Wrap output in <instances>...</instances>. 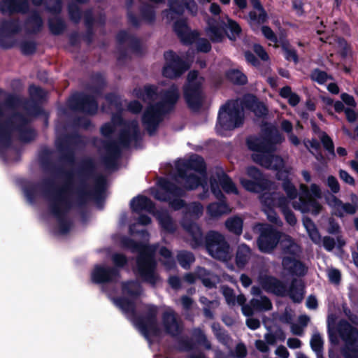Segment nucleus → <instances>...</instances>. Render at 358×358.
Here are the masks:
<instances>
[{
  "label": "nucleus",
  "instance_id": "f257e3e1",
  "mask_svg": "<svg viewBox=\"0 0 358 358\" xmlns=\"http://www.w3.org/2000/svg\"><path fill=\"white\" fill-rule=\"evenodd\" d=\"M50 156V150H45L41 156V164L45 170L54 174L65 176L66 180L63 185L69 181L71 190L65 192L64 195L73 202V208L84 209L90 201L99 202L102 199L106 179L101 174L95 176L96 165L94 159L86 157L82 159L78 170L80 182L76 188H73L72 172L66 171L62 167L56 166L51 162Z\"/></svg>",
  "mask_w": 358,
  "mask_h": 358
},
{
  "label": "nucleus",
  "instance_id": "f03ea898",
  "mask_svg": "<svg viewBox=\"0 0 358 358\" xmlns=\"http://www.w3.org/2000/svg\"><path fill=\"white\" fill-rule=\"evenodd\" d=\"M114 127L123 126L118 134L116 141H103L106 153L101 156V162L106 169L115 170L117 168L118 160L122 155V148H129L131 142L136 143L141 140V134L137 120H125L120 112L113 113L111 121Z\"/></svg>",
  "mask_w": 358,
  "mask_h": 358
},
{
  "label": "nucleus",
  "instance_id": "7ed1b4c3",
  "mask_svg": "<svg viewBox=\"0 0 358 358\" xmlns=\"http://www.w3.org/2000/svg\"><path fill=\"white\" fill-rule=\"evenodd\" d=\"M115 305L119 307L126 315H131L135 326L138 329L142 335L148 341H150L151 336H159L161 330L157 324L158 308L153 304L145 306V311L143 315L136 313V303L127 297L120 296L115 299Z\"/></svg>",
  "mask_w": 358,
  "mask_h": 358
},
{
  "label": "nucleus",
  "instance_id": "20e7f679",
  "mask_svg": "<svg viewBox=\"0 0 358 358\" xmlns=\"http://www.w3.org/2000/svg\"><path fill=\"white\" fill-rule=\"evenodd\" d=\"M29 122L27 115L19 111H14L9 117L3 118L0 122V151L11 145L14 131L19 133L23 142L34 141L36 133L34 129L27 127Z\"/></svg>",
  "mask_w": 358,
  "mask_h": 358
},
{
  "label": "nucleus",
  "instance_id": "39448f33",
  "mask_svg": "<svg viewBox=\"0 0 358 358\" xmlns=\"http://www.w3.org/2000/svg\"><path fill=\"white\" fill-rule=\"evenodd\" d=\"M71 190V183L67 181L57 191L52 198H50L49 209L57 220L61 234H67L72 227V222L67 215L73 208V202L64 195L65 192H70Z\"/></svg>",
  "mask_w": 358,
  "mask_h": 358
},
{
  "label": "nucleus",
  "instance_id": "423d86ee",
  "mask_svg": "<svg viewBox=\"0 0 358 358\" xmlns=\"http://www.w3.org/2000/svg\"><path fill=\"white\" fill-rule=\"evenodd\" d=\"M157 183L159 189L155 194L157 200L169 202L170 207L174 210H179L185 207V201L180 199L185 195L184 189L166 178H161Z\"/></svg>",
  "mask_w": 358,
  "mask_h": 358
},
{
  "label": "nucleus",
  "instance_id": "0eeeda50",
  "mask_svg": "<svg viewBox=\"0 0 358 358\" xmlns=\"http://www.w3.org/2000/svg\"><path fill=\"white\" fill-rule=\"evenodd\" d=\"M136 272L143 282L155 286L159 279L157 263L150 247L141 251L136 259Z\"/></svg>",
  "mask_w": 358,
  "mask_h": 358
},
{
  "label": "nucleus",
  "instance_id": "6e6552de",
  "mask_svg": "<svg viewBox=\"0 0 358 358\" xmlns=\"http://www.w3.org/2000/svg\"><path fill=\"white\" fill-rule=\"evenodd\" d=\"M338 331L345 342L341 350L344 358H358V329L347 320H342L338 323Z\"/></svg>",
  "mask_w": 358,
  "mask_h": 358
},
{
  "label": "nucleus",
  "instance_id": "1a4fd4ad",
  "mask_svg": "<svg viewBox=\"0 0 358 358\" xmlns=\"http://www.w3.org/2000/svg\"><path fill=\"white\" fill-rule=\"evenodd\" d=\"M243 122L244 116L240 108L226 103L219 110L216 126L224 131H231L242 126Z\"/></svg>",
  "mask_w": 358,
  "mask_h": 358
},
{
  "label": "nucleus",
  "instance_id": "9d476101",
  "mask_svg": "<svg viewBox=\"0 0 358 358\" xmlns=\"http://www.w3.org/2000/svg\"><path fill=\"white\" fill-rule=\"evenodd\" d=\"M204 246L208 254L216 259L226 261L229 258V244L218 231L210 230L206 234Z\"/></svg>",
  "mask_w": 358,
  "mask_h": 358
},
{
  "label": "nucleus",
  "instance_id": "9b49d317",
  "mask_svg": "<svg viewBox=\"0 0 358 358\" xmlns=\"http://www.w3.org/2000/svg\"><path fill=\"white\" fill-rule=\"evenodd\" d=\"M0 94L5 96L3 101L4 110H14L19 106H22L27 115L32 117L39 116L43 113L41 103L35 101V100L22 99L17 94L8 93L1 88H0Z\"/></svg>",
  "mask_w": 358,
  "mask_h": 358
},
{
  "label": "nucleus",
  "instance_id": "f8f14e48",
  "mask_svg": "<svg viewBox=\"0 0 358 358\" xmlns=\"http://www.w3.org/2000/svg\"><path fill=\"white\" fill-rule=\"evenodd\" d=\"M246 176L247 178H240V183L248 192L260 193L269 189L271 186V182L256 166H248Z\"/></svg>",
  "mask_w": 358,
  "mask_h": 358
},
{
  "label": "nucleus",
  "instance_id": "ddd939ff",
  "mask_svg": "<svg viewBox=\"0 0 358 358\" xmlns=\"http://www.w3.org/2000/svg\"><path fill=\"white\" fill-rule=\"evenodd\" d=\"M164 57L165 64L162 69V75L165 78L169 79L178 78L190 67L187 62L182 59L173 50L165 51Z\"/></svg>",
  "mask_w": 358,
  "mask_h": 358
},
{
  "label": "nucleus",
  "instance_id": "4468645a",
  "mask_svg": "<svg viewBox=\"0 0 358 358\" xmlns=\"http://www.w3.org/2000/svg\"><path fill=\"white\" fill-rule=\"evenodd\" d=\"M68 106L73 111L90 115L96 114L99 108L96 98L82 92L73 94L68 101Z\"/></svg>",
  "mask_w": 358,
  "mask_h": 358
},
{
  "label": "nucleus",
  "instance_id": "2eb2a0df",
  "mask_svg": "<svg viewBox=\"0 0 358 358\" xmlns=\"http://www.w3.org/2000/svg\"><path fill=\"white\" fill-rule=\"evenodd\" d=\"M169 113L159 106L157 103L149 104L144 110L141 122L149 136L155 135L159 124Z\"/></svg>",
  "mask_w": 358,
  "mask_h": 358
},
{
  "label": "nucleus",
  "instance_id": "dca6fc26",
  "mask_svg": "<svg viewBox=\"0 0 358 358\" xmlns=\"http://www.w3.org/2000/svg\"><path fill=\"white\" fill-rule=\"evenodd\" d=\"M54 185V182L51 179L44 180L42 184L28 181L22 186V190L27 199L31 203H35L38 192L41 189H43L45 196L50 201V198H52L57 191L61 188H55Z\"/></svg>",
  "mask_w": 358,
  "mask_h": 358
},
{
  "label": "nucleus",
  "instance_id": "f3484780",
  "mask_svg": "<svg viewBox=\"0 0 358 358\" xmlns=\"http://www.w3.org/2000/svg\"><path fill=\"white\" fill-rule=\"evenodd\" d=\"M81 142V136L76 132L66 135L57 142V149L60 155L61 161L73 164L75 162L76 155L72 145H78Z\"/></svg>",
  "mask_w": 358,
  "mask_h": 358
},
{
  "label": "nucleus",
  "instance_id": "a211bd4d",
  "mask_svg": "<svg viewBox=\"0 0 358 358\" xmlns=\"http://www.w3.org/2000/svg\"><path fill=\"white\" fill-rule=\"evenodd\" d=\"M282 233L271 226L263 228L257 238L259 250L264 253H271L280 243Z\"/></svg>",
  "mask_w": 358,
  "mask_h": 358
},
{
  "label": "nucleus",
  "instance_id": "6ab92c4d",
  "mask_svg": "<svg viewBox=\"0 0 358 358\" xmlns=\"http://www.w3.org/2000/svg\"><path fill=\"white\" fill-rule=\"evenodd\" d=\"M21 30L17 19L3 20L0 24V46L3 49L12 48L15 41L10 38Z\"/></svg>",
  "mask_w": 358,
  "mask_h": 358
},
{
  "label": "nucleus",
  "instance_id": "aec40b11",
  "mask_svg": "<svg viewBox=\"0 0 358 358\" xmlns=\"http://www.w3.org/2000/svg\"><path fill=\"white\" fill-rule=\"evenodd\" d=\"M176 172L181 176H185V171L193 170L201 176L206 175V164L203 158L199 155H194L188 159L179 160L176 164Z\"/></svg>",
  "mask_w": 358,
  "mask_h": 358
},
{
  "label": "nucleus",
  "instance_id": "412c9836",
  "mask_svg": "<svg viewBox=\"0 0 358 358\" xmlns=\"http://www.w3.org/2000/svg\"><path fill=\"white\" fill-rule=\"evenodd\" d=\"M162 322L164 331L173 338L179 337L183 331V324L174 310H166L162 313Z\"/></svg>",
  "mask_w": 358,
  "mask_h": 358
},
{
  "label": "nucleus",
  "instance_id": "4be33fe9",
  "mask_svg": "<svg viewBox=\"0 0 358 358\" xmlns=\"http://www.w3.org/2000/svg\"><path fill=\"white\" fill-rule=\"evenodd\" d=\"M183 97L188 108L192 110H199L203 101L202 85H185L183 86Z\"/></svg>",
  "mask_w": 358,
  "mask_h": 358
},
{
  "label": "nucleus",
  "instance_id": "5701e85b",
  "mask_svg": "<svg viewBox=\"0 0 358 358\" xmlns=\"http://www.w3.org/2000/svg\"><path fill=\"white\" fill-rule=\"evenodd\" d=\"M120 277V269L103 265L95 266L92 273V280L95 284L114 282Z\"/></svg>",
  "mask_w": 358,
  "mask_h": 358
},
{
  "label": "nucleus",
  "instance_id": "b1692460",
  "mask_svg": "<svg viewBox=\"0 0 358 358\" xmlns=\"http://www.w3.org/2000/svg\"><path fill=\"white\" fill-rule=\"evenodd\" d=\"M173 31L184 45L192 44L198 38L196 31H191L186 18L176 20L173 25Z\"/></svg>",
  "mask_w": 358,
  "mask_h": 358
},
{
  "label": "nucleus",
  "instance_id": "393cba45",
  "mask_svg": "<svg viewBox=\"0 0 358 358\" xmlns=\"http://www.w3.org/2000/svg\"><path fill=\"white\" fill-rule=\"evenodd\" d=\"M260 284L262 288L268 293L280 297L287 296V285L275 276L266 275L262 277Z\"/></svg>",
  "mask_w": 358,
  "mask_h": 358
},
{
  "label": "nucleus",
  "instance_id": "a878e982",
  "mask_svg": "<svg viewBox=\"0 0 358 358\" xmlns=\"http://www.w3.org/2000/svg\"><path fill=\"white\" fill-rule=\"evenodd\" d=\"M179 98V90L176 85L173 84L167 90L161 92V100L156 103L170 114L175 110Z\"/></svg>",
  "mask_w": 358,
  "mask_h": 358
},
{
  "label": "nucleus",
  "instance_id": "bb28decb",
  "mask_svg": "<svg viewBox=\"0 0 358 358\" xmlns=\"http://www.w3.org/2000/svg\"><path fill=\"white\" fill-rule=\"evenodd\" d=\"M299 256H284L282 258V269L292 276H303L307 273L305 264L298 258Z\"/></svg>",
  "mask_w": 358,
  "mask_h": 358
},
{
  "label": "nucleus",
  "instance_id": "cd10ccee",
  "mask_svg": "<svg viewBox=\"0 0 358 358\" xmlns=\"http://www.w3.org/2000/svg\"><path fill=\"white\" fill-rule=\"evenodd\" d=\"M207 35L213 43H220L223 41L227 30L222 22L214 18H209L206 29Z\"/></svg>",
  "mask_w": 358,
  "mask_h": 358
},
{
  "label": "nucleus",
  "instance_id": "c85d7f7f",
  "mask_svg": "<svg viewBox=\"0 0 358 358\" xmlns=\"http://www.w3.org/2000/svg\"><path fill=\"white\" fill-rule=\"evenodd\" d=\"M29 10V3L20 2L19 0H1L0 12L3 15L15 13H27Z\"/></svg>",
  "mask_w": 358,
  "mask_h": 358
},
{
  "label": "nucleus",
  "instance_id": "c756f323",
  "mask_svg": "<svg viewBox=\"0 0 358 358\" xmlns=\"http://www.w3.org/2000/svg\"><path fill=\"white\" fill-rule=\"evenodd\" d=\"M262 138L271 152H274L276 145L282 142L283 138L278 129L273 125H268L263 129Z\"/></svg>",
  "mask_w": 358,
  "mask_h": 358
},
{
  "label": "nucleus",
  "instance_id": "7c9ffc66",
  "mask_svg": "<svg viewBox=\"0 0 358 358\" xmlns=\"http://www.w3.org/2000/svg\"><path fill=\"white\" fill-rule=\"evenodd\" d=\"M183 227L191 236V245L193 248L204 246L206 236H203L201 228L196 223L190 221L185 224Z\"/></svg>",
  "mask_w": 358,
  "mask_h": 358
},
{
  "label": "nucleus",
  "instance_id": "2f4dec72",
  "mask_svg": "<svg viewBox=\"0 0 358 358\" xmlns=\"http://www.w3.org/2000/svg\"><path fill=\"white\" fill-rule=\"evenodd\" d=\"M250 2L253 8L259 12V14H257V12L254 10L249 12L248 22L250 26H259L266 22L268 20V15L264 8L262 5L260 0H250Z\"/></svg>",
  "mask_w": 358,
  "mask_h": 358
},
{
  "label": "nucleus",
  "instance_id": "473e14b6",
  "mask_svg": "<svg viewBox=\"0 0 358 358\" xmlns=\"http://www.w3.org/2000/svg\"><path fill=\"white\" fill-rule=\"evenodd\" d=\"M130 207L134 213H139L143 210L151 213L155 210V204L149 197L140 194L131 200Z\"/></svg>",
  "mask_w": 358,
  "mask_h": 358
},
{
  "label": "nucleus",
  "instance_id": "72a5a7b5",
  "mask_svg": "<svg viewBox=\"0 0 358 358\" xmlns=\"http://www.w3.org/2000/svg\"><path fill=\"white\" fill-rule=\"evenodd\" d=\"M279 245L282 253L285 256H299L301 252V247L290 236L285 234H282Z\"/></svg>",
  "mask_w": 358,
  "mask_h": 358
},
{
  "label": "nucleus",
  "instance_id": "f704fd0d",
  "mask_svg": "<svg viewBox=\"0 0 358 358\" xmlns=\"http://www.w3.org/2000/svg\"><path fill=\"white\" fill-rule=\"evenodd\" d=\"M305 294V285L301 280L293 278L291 281L289 287L287 288V296L296 303H301Z\"/></svg>",
  "mask_w": 358,
  "mask_h": 358
},
{
  "label": "nucleus",
  "instance_id": "c9c22d12",
  "mask_svg": "<svg viewBox=\"0 0 358 358\" xmlns=\"http://www.w3.org/2000/svg\"><path fill=\"white\" fill-rule=\"evenodd\" d=\"M157 86L151 84L145 85L143 88L136 87L134 90V96L143 102L154 101L157 96Z\"/></svg>",
  "mask_w": 358,
  "mask_h": 358
},
{
  "label": "nucleus",
  "instance_id": "e433bc0d",
  "mask_svg": "<svg viewBox=\"0 0 358 358\" xmlns=\"http://www.w3.org/2000/svg\"><path fill=\"white\" fill-rule=\"evenodd\" d=\"M90 82L88 90L96 96L101 95L107 85L104 75L100 72L93 73L90 76Z\"/></svg>",
  "mask_w": 358,
  "mask_h": 358
},
{
  "label": "nucleus",
  "instance_id": "4c0bfd02",
  "mask_svg": "<svg viewBox=\"0 0 358 358\" xmlns=\"http://www.w3.org/2000/svg\"><path fill=\"white\" fill-rule=\"evenodd\" d=\"M157 219L162 231L170 234L176 232L177 229L176 224L168 211L159 212Z\"/></svg>",
  "mask_w": 358,
  "mask_h": 358
},
{
  "label": "nucleus",
  "instance_id": "58836bf2",
  "mask_svg": "<svg viewBox=\"0 0 358 358\" xmlns=\"http://www.w3.org/2000/svg\"><path fill=\"white\" fill-rule=\"evenodd\" d=\"M43 24V19L36 11L31 13L25 21L26 29L29 34H36L40 32L42 29Z\"/></svg>",
  "mask_w": 358,
  "mask_h": 358
},
{
  "label": "nucleus",
  "instance_id": "ea45409f",
  "mask_svg": "<svg viewBox=\"0 0 358 358\" xmlns=\"http://www.w3.org/2000/svg\"><path fill=\"white\" fill-rule=\"evenodd\" d=\"M206 210L208 214L213 218L220 217L222 215L228 214L230 212L229 205L226 200L210 203L207 206Z\"/></svg>",
  "mask_w": 358,
  "mask_h": 358
},
{
  "label": "nucleus",
  "instance_id": "a19ab883",
  "mask_svg": "<svg viewBox=\"0 0 358 358\" xmlns=\"http://www.w3.org/2000/svg\"><path fill=\"white\" fill-rule=\"evenodd\" d=\"M250 255L251 250L249 246L245 243L238 245L235 257V263L237 267L243 268L248 264Z\"/></svg>",
  "mask_w": 358,
  "mask_h": 358
},
{
  "label": "nucleus",
  "instance_id": "79ce46f5",
  "mask_svg": "<svg viewBox=\"0 0 358 358\" xmlns=\"http://www.w3.org/2000/svg\"><path fill=\"white\" fill-rule=\"evenodd\" d=\"M176 176L184 181L183 188L186 190L196 189L201 184V178L194 173L185 171V176H181L179 172H176Z\"/></svg>",
  "mask_w": 358,
  "mask_h": 358
},
{
  "label": "nucleus",
  "instance_id": "37998d69",
  "mask_svg": "<svg viewBox=\"0 0 358 358\" xmlns=\"http://www.w3.org/2000/svg\"><path fill=\"white\" fill-rule=\"evenodd\" d=\"M246 144L249 150L254 152H271L264 141L262 136H250L246 140Z\"/></svg>",
  "mask_w": 358,
  "mask_h": 358
},
{
  "label": "nucleus",
  "instance_id": "c03bdc74",
  "mask_svg": "<svg viewBox=\"0 0 358 358\" xmlns=\"http://www.w3.org/2000/svg\"><path fill=\"white\" fill-rule=\"evenodd\" d=\"M185 3L184 0H171L169 1V8L165 10L166 13V17L170 20H173L176 18L174 15H182L185 13Z\"/></svg>",
  "mask_w": 358,
  "mask_h": 358
},
{
  "label": "nucleus",
  "instance_id": "a18cd8bd",
  "mask_svg": "<svg viewBox=\"0 0 358 358\" xmlns=\"http://www.w3.org/2000/svg\"><path fill=\"white\" fill-rule=\"evenodd\" d=\"M280 46L287 61H292L294 64L299 63V58L297 52L294 48H292L288 40L281 39L280 41Z\"/></svg>",
  "mask_w": 358,
  "mask_h": 358
},
{
  "label": "nucleus",
  "instance_id": "49530a36",
  "mask_svg": "<svg viewBox=\"0 0 358 358\" xmlns=\"http://www.w3.org/2000/svg\"><path fill=\"white\" fill-rule=\"evenodd\" d=\"M227 80L236 85H244L248 83L247 76L238 69H231L225 72Z\"/></svg>",
  "mask_w": 358,
  "mask_h": 358
},
{
  "label": "nucleus",
  "instance_id": "de8ad7c7",
  "mask_svg": "<svg viewBox=\"0 0 358 358\" xmlns=\"http://www.w3.org/2000/svg\"><path fill=\"white\" fill-rule=\"evenodd\" d=\"M225 227L229 232L240 236L243 232V220L238 216L231 217L226 220Z\"/></svg>",
  "mask_w": 358,
  "mask_h": 358
},
{
  "label": "nucleus",
  "instance_id": "09e8293b",
  "mask_svg": "<svg viewBox=\"0 0 358 358\" xmlns=\"http://www.w3.org/2000/svg\"><path fill=\"white\" fill-rule=\"evenodd\" d=\"M121 245L123 248L129 249L134 253L138 252V254H140L141 251H144V250L150 248V246L129 237H123L121 239Z\"/></svg>",
  "mask_w": 358,
  "mask_h": 358
},
{
  "label": "nucleus",
  "instance_id": "8fccbe9b",
  "mask_svg": "<svg viewBox=\"0 0 358 358\" xmlns=\"http://www.w3.org/2000/svg\"><path fill=\"white\" fill-rule=\"evenodd\" d=\"M227 19V23H225L223 20L221 21L222 24H223L224 26V29L227 28L230 31V34L227 32L225 35L229 38V40L235 41L236 38L241 34L242 29L236 21L228 17Z\"/></svg>",
  "mask_w": 358,
  "mask_h": 358
},
{
  "label": "nucleus",
  "instance_id": "3c124183",
  "mask_svg": "<svg viewBox=\"0 0 358 358\" xmlns=\"http://www.w3.org/2000/svg\"><path fill=\"white\" fill-rule=\"evenodd\" d=\"M48 28L52 34L59 36L64 31L66 24L61 17H55L48 20Z\"/></svg>",
  "mask_w": 358,
  "mask_h": 358
},
{
  "label": "nucleus",
  "instance_id": "603ef678",
  "mask_svg": "<svg viewBox=\"0 0 358 358\" xmlns=\"http://www.w3.org/2000/svg\"><path fill=\"white\" fill-rule=\"evenodd\" d=\"M122 291L134 298L138 297L142 292V287L139 282L135 280H129L122 283Z\"/></svg>",
  "mask_w": 358,
  "mask_h": 358
},
{
  "label": "nucleus",
  "instance_id": "864d4df0",
  "mask_svg": "<svg viewBox=\"0 0 358 358\" xmlns=\"http://www.w3.org/2000/svg\"><path fill=\"white\" fill-rule=\"evenodd\" d=\"M250 303L256 310L268 311L272 309L273 306L271 300L266 296H261L260 299H252Z\"/></svg>",
  "mask_w": 358,
  "mask_h": 358
},
{
  "label": "nucleus",
  "instance_id": "5fc2aeb1",
  "mask_svg": "<svg viewBox=\"0 0 358 358\" xmlns=\"http://www.w3.org/2000/svg\"><path fill=\"white\" fill-rule=\"evenodd\" d=\"M219 182L223 190L227 194H238V189L231 178L225 173L219 177Z\"/></svg>",
  "mask_w": 358,
  "mask_h": 358
},
{
  "label": "nucleus",
  "instance_id": "6e6d98bb",
  "mask_svg": "<svg viewBox=\"0 0 358 358\" xmlns=\"http://www.w3.org/2000/svg\"><path fill=\"white\" fill-rule=\"evenodd\" d=\"M139 11L144 21L149 23H153L155 22L156 13L152 6L149 3H144L140 7Z\"/></svg>",
  "mask_w": 358,
  "mask_h": 358
},
{
  "label": "nucleus",
  "instance_id": "4d7b16f0",
  "mask_svg": "<svg viewBox=\"0 0 358 358\" xmlns=\"http://www.w3.org/2000/svg\"><path fill=\"white\" fill-rule=\"evenodd\" d=\"M179 264L185 269H188L190 265L195 261V257L192 252L183 250L177 255Z\"/></svg>",
  "mask_w": 358,
  "mask_h": 358
},
{
  "label": "nucleus",
  "instance_id": "13d9d810",
  "mask_svg": "<svg viewBox=\"0 0 358 358\" xmlns=\"http://www.w3.org/2000/svg\"><path fill=\"white\" fill-rule=\"evenodd\" d=\"M28 91L30 99L35 100V101H37L39 103H41L45 99L46 92L39 86L32 84L29 85Z\"/></svg>",
  "mask_w": 358,
  "mask_h": 358
},
{
  "label": "nucleus",
  "instance_id": "bf43d9fd",
  "mask_svg": "<svg viewBox=\"0 0 358 358\" xmlns=\"http://www.w3.org/2000/svg\"><path fill=\"white\" fill-rule=\"evenodd\" d=\"M192 336L198 345L203 346L206 350L212 348L210 342L208 340L203 331L200 328L194 329Z\"/></svg>",
  "mask_w": 358,
  "mask_h": 358
},
{
  "label": "nucleus",
  "instance_id": "052dcab7",
  "mask_svg": "<svg viewBox=\"0 0 358 358\" xmlns=\"http://www.w3.org/2000/svg\"><path fill=\"white\" fill-rule=\"evenodd\" d=\"M304 193L305 196H301L299 199L300 206H299V208H300V210L303 213H306L310 211L311 206L315 200V198L311 196L308 189H306Z\"/></svg>",
  "mask_w": 358,
  "mask_h": 358
},
{
  "label": "nucleus",
  "instance_id": "680f3d73",
  "mask_svg": "<svg viewBox=\"0 0 358 358\" xmlns=\"http://www.w3.org/2000/svg\"><path fill=\"white\" fill-rule=\"evenodd\" d=\"M68 13L70 20L76 24L80 23L83 11L76 3H71L68 6Z\"/></svg>",
  "mask_w": 358,
  "mask_h": 358
},
{
  "label": "nucleus",
  "instance_id": "e2e57ef3",
  "mask_svg": "<svg viewBox=\"0 0 358 358\" xmlns=\"http://www.w3.org/2000/svg\"><path fill=\"white\" fill-rule=\"evenodd\" d=\"M271 152H255L251 155L252 161L266 169L270 166L269 156Z\"/></svg>",
  "mask_w": 358,
  "mask_h": 358
},
{
  "label": "nucleus",
  "instance_id": "0e129e2a",
  "mask_svg": "<svg viewBox=\"0 0 358 358\" xmlns=\"http://www.w3.org/2000/svg\"><path fill=\"white\" fill-rule=\"evenodd\" d=\"M310 78L312 80L317 82L318 84L323 85L327 81L328 79H331L332 77L329 76L326 71H322L317 68L312 71Z\"/></svg>",
  "mask_w": 358,
  "mask_h": 358
},
{
  "label": "nucleus",
  "instance_id": "69168bd1",
  "mask_svg": "<svg viewBox=\"0 0 358 358\" xmlns=\"http://www.w3.org/2000/svg\"><path fill=\"white\" fill-rule=\"evenodd\" d=\"M310 344L312 350L315 352L317 356L319 357L320 354L322 352L324 344L322 338L319 333L313 335Z\"/></svg>",
  "mask_w": 358,
  "mask_h": 358
},
{
  "label": "nucleus",
  "instance_id": "338daca9",
  "mask_svg": "<svg viewBox=\"0 0 358 358\" xmlns=\"http://www.w3.org/2000/svg\"><path fill=\"white\" fill-rule=\"evenodd\" d=\"M258 102L259 100L255 95L252 94H247L243 97L241 105L243 108L252 111Z\"/></svg>",
  "mask_w": 358,
  "mask_h": 358
},
{
  "label": "nucleus",
  "instance_id": "774afa93",
  "mask_svg": "<svg viewBox=\"0 0 358 358\" xmlns=\"http://www.w3.org/2000/svg\"><path fill=\"white\" fill-rule=\"evenodd\" d=\"M37 45L34 41H24L20 43V50L24 55H31L36 51Z\"/></svg>",
  "mask_w": 358,
  "mask_h": 358
}]
</instances>
